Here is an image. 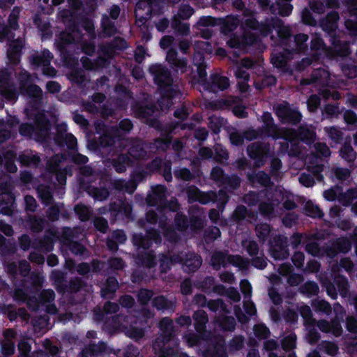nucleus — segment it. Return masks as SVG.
<instances>
[{"mask_svg": "<svg viewBox=\"0 0 357 357\" xmlns=\"http://www.w3.org/2000/svg\"><path fill=\"white\" fill-rule=\"evenodd\" d=\"M109 314H93L95 321H105L104 328L109 333L123 332L135 340L144 337L145 331L149 328V320L155 314H113L108 319Z\"/></svg>", "mask_w": 357, "mask_h": 357, "instance_id": "nucleus-1", "label": "nucleus"}, {"mask_svg": "<svg viewBox=\"0 0 357 357\" xmlns=\"http://www.w3.org/2000/svg\"><path fill=\"white\" fill-rule=\"evenodd\" d=\"M32 289L24 286L17 288L15 291L14 297L16 300L26 303L31 312H38L44 310V312H59L54 304L55 293L52 289H43L39 293L35 292L30 295Z\"/></svg>", "mask_w": 357, "mask_h": 357, "instance_id": "nucleus-2", "label": "nucleus"}, {"mask_svg": "<svg viewBox=\"0 0 357 357\" xmlns=\"http://www.w3.org/2000/svg\"><path fill=\"white\" fill-rule=\"evenodd\" d=\"M149 71L153 76V82L157 85L162 99L172 102V100L181 94L178 86L173 84L171 71L165 66L160 63L152 64Z\"/></svg>", "mask_w": 357, "mask_h": 357, "instance_id": "nucleus-3", "label": "nucleus"}, {"mask_svg": "<svg viewBox=\"0 0 357 357\" xmlns=\"http://www.w3.org/2000/svg\"><path fill=\"white\" fill-rule=\"evenodd\" d=\"M160 335L153 344V349L158 357H178V351L174 347H166L165 344L174 340L176 331L172 319L165 317L159 322Z\"/></svg>", "mask_w": 357, "mask_h": 357, "instance_id": "nucleus-4", "label": "nucleus"}, {"mask_svg": "<svg viewBox=\"0 0 357 357\" xmlns=\"http://www.w3.org/2000/svg\"><path fill=\"white\" fill-rule=\"evenodd\" d=\"M319 282L321 286L326 289L327 294L333 299L337 298V291L335 284L337 286L338 291L342 297L347 298L351 296L349 282L342 275H337L334 278V283L326 275H320Z\"/></svg>", "mask_w": 357, "mask_h": 357, "instance_id": "nucleus-5", "label": "nucleus"}, {"mask_svg": "<svg viewBox=\"0 0 357 357\" xmlns=\"http://www.w3.org/2000/svg\"><path fill=\"white\" fill-rule=\"evenodd\" d=\"M207 65L197 66V82L203 90L209 93H217L218 91H223V76L218 73H212L209 79H207Z\"/></svg>", "mask_w": 357, "mask_h": 357, "instance_id": "nucleus-6", "label": "nucleus"}, {"mask_svg": "<svg viewBox=\"0 0 357 357\" xmlns=\"http://www.w3.org/2000/svg\"><path fill=\"white\" fill-rule=\"evenodd\" d=\"M219 26L220 34L223 33V17L215 18L211 16H202L192 29L196 36H199L204 39H210L213 34V27Z\"/></svg>", "mask_w": 357, "mask_h": 357, "instance_id": "nucleus-7", "label": "nucleus"}, {"mask_svg": "<svg viewBox=\"0 0 357 357\" xmlns=\"http://www.w3.org/2000/svg\"><path fill=\"white\" fill-rule=\"evenodd\" d=\"M273 29L278 32V35L282 39L286 40L291 36V30L289 26H286L284 22L279 17H267L260 23L259 33L263 36H267Z\"/></svg>", "mask_w": 357, "mask_h": 357, "instance_id": "nucleus-8", "label": "nucleus"}, {"mask_svg": "<svg viewBox=\"0 0 357 357\" xmlns=\"http://www.w3.org/2000/svg\"><path fill=\"white\" fill-rule=\"evenodd\" d=\"M15 207V196L8 181H0V213L12 215Z\"/></svg>", "mask_w": 357, "mask_h": 357, "instance_id": "nucleus-9", "label": "nucleus"}, {"mask_svg": "<svg viewBox=\"0 0 357 357\" xmlns=\"http://www.w3.org/2000/svg\"><path fill=\"white\" fill-rule=\"evenodd\" d=\"M54 144L60 147H67L71 151L77 150V138L71 133H67V125L66 123L58 124L56 126V133L54 135Z\"/></svg>", "mask_w": 357, "mask_h": 357, "instance_id": "nucleus-10", "label": "nucleus"}, {"mask_svg": "<svg viewBox=\"0 0 357 357\" xmlns=\"http://www.w3.org/2000/svg\"><path fill=\"white\" fill-rule=\"evenodd\" d=\"M275 114L283 124L297 125L302 119V114L292 108L287 102L278 105L275 107Z\"/></svg>", "mask_w": 357, "mask_h": 357, "instance_id": "nucleus-11", "label": "nucleus"}, {"mask_svg": "<svg viewBox=\"0 0 357 357\" xmlns=\"http://www.w3.org/2000/svg\"><path fill=\"white\" fill-rule=\"evenodd\" d=\"M269 151V144L261 142L252 143L247 148L248 155L255 160V166L257 167L264 165Z\"/></svg>", "mask_w": 357, "mask_h": 357, "instance_id": "nucleus-12", "label": "nucleus"}, {"mask_svg": "<svg viewBox=\"0 0 357 357\" xmlns=\"http://www.w3.org/2000/svg\"><path fill=\"white\" fill-rule=\"evenodd\" d=\"M287 237L283 235L275 236L271 242L269 252L275 260H284L289 256Z\"/></svg>", "mask_w": 357, "mask_h": 357, "instance_id": "nucleus-13", "label": "nucleus"}, {"mask_svg": "<svg viewBox=\"0 0 357 357\" xmlns=\"http://www.w3.org/2000/svg\"><path fill=\"white\" fill-rule=\"evenodd\" d=\"M344 315H346V314H335V318L331 321L319 320L317 322V327L324 333L331 334L333 337H340L343 332L341 321Z\"/></svg>", "mask_w": 357, "mask_h": 357, "instance_id": "nucleus-14", "label": "nucleus"}, {"mask_svg": "<svg viewBox=\"0 0 357 357\" xmlns=\"http://www.w3.org/2000/svg\"><path fill=\"white\" fill-rule=\"evenodd\" d=\"M330 73L324 68L314 70L310 76L302 79L300 82L301 85H313L316 88L326 87L329 84Z\"/></svg>", "mask_w": 357, "mask_h": 357, "instance_id": "nucleus-15", "label": "nucleus"}, {"mask_svg": "<svg viewBox=\"0 0 357 357\" xmlns=\"http://www.w3.org/2000/svg\"><path fill=\"white\" fill-rule=\"evenodd\" d=\"M351 248V242L347 237H340L324 248L326 256L331 259L339 253H347Z\"/></svg>", "mask_w": 357, "mask_h": 357, "instance_id": "nucleus-16", "label": "nucleus"}, {"mask_svg": "<svg viewBox=\"0 0 357 357\" xmlns=\"http://www.w3.org/2000/svg\"><path fill=\"white\" fill-rule=\"evenodd\" d=\"M166 61L174 71L181 72V73H187L188 59L185 57H178V52L175 49L171 48L167 51Z\"/></svg>", "mask_w": 357, "mask_h": 357, "instance_id": "nucleus-17", "label": "nucleus"}, {"mask_svg": "<svg viewBox=\"0 0 357 357\" xmlns=\"http://www.w3.org/2000/svg\"><path fill=\"white\" fill-rule=\"evenodd\" d=\"M194 285L205 293L217 292L218 295L223 296V284L215 285L213 276H206L202 280H196Z\"/></svg>", "mask_w": 357, "mask_h": 357, "instance_id": "nucleus-18", "label": "nucleus"}, {"mask_svg": "<svg viewBox=\"0 0 357 357\" xmlns=\"http://www.w3.org/2000/svg\"><path fill=\"white\" fill-rule=\"evenodd\" d=\"M128 47L127 41L120 37L116 36L111 41L105 43L102 47L103 54L109 57L118 51H123Z\"/></svg>", "mask_w": 357, "mask_h": 357, "instance_id": "nucleus-19", "label": "nucleus"}, {"mask_svg": "<svg viewBox=\"0 0 357 357\" xmlns=\"http://www.w3.org/2000/svg\"><path fill=\"white\" fill-rule=\"evenodd\" d=\"M135 261L139 266L146 268H154L157 265V259L155 251L139 250L135 257Z\"/></svg>", "mask_w": 357, "mask_h": 357, "instance_id": "nucleus-20", "label": "nucleus"}, {"mask_svg": "<svg viewBox=\"0 0 357 357\" xmlns=\"http://www.w3.org/2000/svg\"><path fill=\"white\" fill-rule=\"evenodd\" d=\"M55 232L48 229L45 231L44 236L40 239H36L32 243V247L35 249L41 250L45 252H50L54 248V238Z\"/></svg>", "mask_w": 357, "mask_h": 357, "instance_id": "nucleus-21", "label": "nucleus"}, {"mask_svg": "<svg viewBox=\"0 0 357 357\" xmlns=\"http://www.w3.org/2000/svg\"><path fill=\"white\" fill-rule=\"evenodd\" d=\"M326 53L328 56L333 59L336 56H347L351 54V50L348 43L334 40L333 46L326 49Z\"/></svg>", "mask_w": 357, "mask_h": 357, "instance_id": "nucleus-22", "label": "nucleus"}, {"mask_svg": "<svg viewBox=\"0 0 357 357\" xmlns=\"http://www.w3.org/2000/svg\"><path fill=\"white\" fill-rule=\"evenodd\" d=\"M340 20L339 13L337 11H331L325 17L319 20V26L329 34L335 32Z\"/></svg>", "mask_w": 357, "mask_h": 357, "instance_id": "nucleus-23", "label": "nucleus"}, {"mask_svg": "<svg viewBox=\"0 0 357 357\" xmlns=\"http://www.w3.org/2000/svg\"><path fill=\"white\" fill-rule=\"evenodd\" d=\"M166 188L162 185H158L152 190V194L149 195L146 203L149 206H157L167 202L165 196Z\"/></svg>", "mask_w": 357, "mask_h": 357, "instance_id": "nucleus-24", "label": "nucleus"}, {"mask_svg": "<svg viewBox=\"0 0 357 357\" xmlns=\"http://www.w3.org/2000/svg\"><path fill=\"white\" fill-rule=\"evenodd\" d=\"M121 136L119 135L117 129H113L111 127L106 130L104 133L100 135L99 139V144L102 148L114 146L116 143L121 141Z\"/></svg>", "mask_w": 357, "mask_h": 357, "instance_id": "nucleus-25", "label": "nucleus"}, {"mask_svg": "<svg viewBox=\"0 0 357 357\" xmlns=\"http://www.w3.org/2000/svg\"><path fill=\"white\" fill-rule=\"evenodd\" d=\"M290 60V53L287 51L273 52L271 56V63L282 72H288L289 67L288 62Z\"/></svg>", "mask_w": 357, "mask_h": 357, "instance_id": "nucleus-26", "label": "nucleus"}, {"mask_svg": "<svg viewBox=\"0 0 357 357\" xmlns=\"http://www.w3.org/2000/svg\"><path fill=\"white\" fill-rule=\"evenodd\" d=\"M132 160H142L146 157L147 152L144 146V144L141 140H132L128 149L126 153Z\"/></svg>", "mask_w": 357, "mask_h": 357, "instance_id": "nucleus-27", "label": "nucleus"}, {"mask_svg": "<svg viewBox=\"0 0 357 357\" xmlns=\"http://www.w3.org/2000/svg\"><path fill=\"white\" fill-rule=\"evenodd\" d=\"M291 0H276L270 6V12L273 15H280L282 17L289 16L292 11L293 6L290 3Z\"/></svg>", "mask_w": 357, "mask_h": 357, "instance_id": "nucleus-28", "label": "nucleus"}, {"mask_svg": "<svg viewBox=\"0 0 357 357\" xmlns=\"http://www.w3.org/2000/svg\"><path fill=\"white\" fill-rule=\"evenodd\" d=\"M134 160L126 153H120L112 160V165L117 173H123L128 167L132 166Z\"/></svg>", "mask_w": 357, "mask_h": 357, "instance_id": "nucleus-29", "label": "nucleus"}, {"mask_svg": "<svg viewBox=\"0 0 357 357\" xmlns=\"http://www.w3.org/2000/svg\"><path fill=\"white\" fill-rule=\"evenodd\" d=\"M20 89L22 92L26 94L36 105H40L43 101V91L42 89L36 84H29L24 88L21 86Z\"/></svg>", "mask_w": 357, "mask_h": 357, "instance_id": "nucleus-30", "label": "nucleus"}, {"mask_svg": "<svg viewBox=\"0 0 357 357\" xmlns=\"http://www.w3.org/2000/svg\"><path fill=\"white\" fill-rule=\"evenodd\" d=\"M153 298V291L146 288H141L137 294V300L139 304L142 307L141 310L135 312H151L146 307L150 301L152 302Z\"/></svg>", "mask_w": 357, "mask_h": 357, "instance_id": "nucleus-31", "label": "nucleus"}, {"mask_svg": "<svg viewBox=\"0 0 357 357\" xmlns=\"http://www.w3.org/2000/svg\"><path fill=\"white\" fill-rule=\"evenodd\" d=\"M151 305L158 311H174L175 301L169 299L164 295H158L153 298Z\"/></svg>", "mask_w": 357, "mask_h": 357, "instance_id": "nucleus-32", "label": "nucleus"}, {"mask_svg": "<svg viewBox=\"0 0 357 357\" xmlns=\"http://www.w3.org/2000/svg\"><path fill=\"white\" fill-rule=\"evenodd\" d=\"M53 57L52 53L49 50L44 49L40 54L32 55L30 61L35 68H43L51 63Z\"/></svg>", "mask_w": 357, "mask_h": 357, "instance_id": "nucleus-33", "label": "nucleus"}, {"mask_svg": "<svg viewBox=\"0 0 357 357\" xmlns=\"http://www.w3.org/2000/svg\"><path fill=\"white\" fill-rule=\"evenodd\" d=\"M109 188L107 183L104 182V185L100 187L89 185L86 189L87 193L95 200L104 201L109 196Z\"/></svg>", "mask_w": 357, "mask_h": 357, "instance_id": "nucleus-34", "label": "nucleus"}, {"mask_svg": "<svg viewBox=\"0 0 357 357\" xmlns=\"http://www.w3.org/2000/svg\"><path fill=\"white\" fill-rule=\"evenodd\" d=\"M9 47L7 51V56L10 62L17 63L22 54L23 44L20 39H13L10 41Z\"/></svg>", "mask_w": 357, "mask_h": 357, "instance_id": "nucleus-35", "label": "nucleus"}, {"mask_svg": "<svg viewBox=\"0 0 357 357\" xmlns=\"http://www.w3.org/2000/svg\"><path fill=\"white\" fill-rule=\"evenodd\" d=\"M297 137L307 144H311L316 139V132L311 126L303 125L296 130Z\"/></svg>", "mask_w": 357, "mask_h": 357, "instance_id": "nucleus-36", "label": "nucleus"}, {"mask_svg": "<svg viewBox=\"0 0 357 357\" xmlns=\"http://www.w3.org/2000/svg\"><path fill=\"white\" fill-rule=\"evenodd\" d=\"M202 259L199 255L190 254L186 256L183 264V271L186 273H195L202 265Z\"/></svg>", "mask_w": 357, "mask_h": 357, "instance_id": "nucleus-37", "label": "nucleus"}, {"mask_svg": "<svg viewBox=\"0 0 357 357\" xmlns=\"http://www.w3.org/2000/svg\"><path fill=\"white\" fill-rule=\"evenodd\" d=\"M194 319L195 329L199 335L202 336L208 335L209 333L206 330V323L208 320V314H192Z\"/></svg>", "mask_w": 357, "mask_h": 357, "instance_id": "nucleus-38", "label": "nucleus"}, {"mask_svg": "<svg viewBox=\"0 0 357 357\" xmlns=\"http://www.w3.org/2000/svg\"><path fill=\"white\" fill-rule=\"evenodd\" d=\"M176 127H180L181 130L192 129L193 124L192 123H177L176 126H164L158 131L160 132V138L168 139L172 142V132Z\"/></svg>", "mask_w": 357, "mask_h": 357, "instance_id": "nucleus-39", "label": "nucleus"}, {"mask_svg": "<svg viewBox=\"0 0 357 357\" xmlns=\"http://www.w3.org/2000/svg\"><path fill=\"white\" fill-rule=\"evenodd\" d=\"M0 95L8 101H16L19 96L15 84L11 81L0 85Z\"/></svg>", "mask_w": 357, "mask_h": 357, "instance_id": "nucleus-40", "label": "nucleus"}, {"mask_svg": "<svg viewBox=\"0 0 357 357\" xmlns=\"http://www.w3.org/2000/svg\"><path fill=\"white\" fill-rule=\"evenodd\" d=\"M37 193L41 202L45 206L51 204L54 201L52 188L48 185H40L37 188Z\"/></svg>", "mask_w": 357, "mask_h": 357, "instance_id": "nucleus-41", "label": "nucleus"}, {"mask_svg": "<svg viewBox=\"0 0 357 357\" xmlns=\"http://www.w3.org/2000/svg\"><path fill=\"white\" fill-rule=\"evenodd\" d=\"M80 42L81 40L77 38L72 33L64 31L60 33L56 44L57 48H66L70 45L79 43Z\"/></svg>", "mask_w": 357, "mask_h": 357, "instance_id": "nucleus-42", "label": "nucleus"}, {"mask_svg": "<svg viewBox=\"0 0 357 357\" xmlns=\"http://www.w3.org/2000/svg\"><path fill=\"white\" fill-rule=\"evenodd\" d=\"M225 259L234 266L238 267L241 270H248L250 261L248 258H245L241 255H231L225 253Z\"/></svg>", "mask_w": 357, "mask_h": 357, "instance_id": "nucleus-43", "label": "nucleus"}, {"mask_svg": "<svg viewBox=\"0 0 357 357\" xmlns=\"http://www.w3.org/2000/svg\"><path fill=\"white\" fill-rule=\"evenodd\" d=\"M101 28L104 37H111L117 33L114 22L107 15H103L102 17Z\"/></svg>", "mask_w": 357, "mask_h": 357, "instance_id": "nucleus-44", "label": "nucleus"}, {"mask_svg": "<svg viewBox=\"0 0 357 357\" xmlns=\"http://www.w3.org/2000/svg\"><path fill=\"white\" fill-rule=\"evenodd\" d=\"M26 222L32 232L40 233L44 229L47 221L44 218L29 215Z\"/></svg>", "mask_w": 357, "mask_h": 357, "instance_id": "nucleus-45", "label": "nucleus"}, {"mask_svg": "<svg viewBox=\"0 0 357 357\" xmlns=\"http://www.w3.org/2000/svg\"><path fill=\"white\" fill-rule=\"evenodd\" d=\"M118 288L119 282L117 279L114 276H109L106 279L103 287L101 288V295L105 298L114 294Z\"/></svg>", "mask_w": 357, "mask_h": 357, "instance_id": "nucleus-46", "label": "nucleus"}, {"mask_svg": "<svg viewBox=\"0 0 357 357\" xmlns=\"http://www.w3.org/2000/svg\"><path fill=\"white\" fill-rule=\"evenodd\" d=\"M132 241L133 245L137 247L138 251L140 249H142V250H148L153 245L152 242L142 233L134 234Z\"/></svg>", "mask_w": 357, "mask_h": 357, "instance_id": "nucleus-47", "label": "nucleus"}, {"mask_svg": "<svg viewBox=\"0 0 357 357\" xmlns=\"http://www.w3.org/2000/svg\"><path fill=\"white\" fill-rule=\"evenodd\" d=\"M357 199V188H350L345 192H339L338 202L344 206L351 204L354 199Z\"/></svg>", "mask_w": 357, "mask_h": 357, "instance_id": "nucleus-48", "label": "nucleus"}, {"mask_svg": "<svg viewBox=\"0 0 357 357\" xmlns=\"http://www.w3.org/2000/svg\"><path fill=\"white\" fill-rule=\"evenodd\" d=\"M248 176L252 183L257 182L264 187H270L273 185L270 176L263 171H259L255 175L248 174Z\"/></svg>", "mask_w": 357, "mask_h": 357, "instance_id": "nucleus-49", "label": "nucleus"}, {"mask_svg": "<svg viewBox=\"0 0 357 357\" xmlns=\"http://www.w3.org/2000/svg\"><path fill=\"white\" fill-rule=\"evenodd\" d=\"M340 154L344 160L349 163L353 162L357 156V153L352 147L350 142H345L343 144L340 150Z\"/></svg>", "mask_w": 357, "mask_h": 357, "instance_id": "nucleus-50", "label": "nucleus"}, {"mask_svg": "<svg viewBox=\"0 0 357 357\" xmlns=\"http://www.w3.org/2000/svg\"><path fill=\"white\" fill-rule=\"evenodd\" d=\"M241 246L250 257L257 256L261 252L258 243L252 239H243L241 241Z\"/></svg>", "mask_w": 357, "mask_h": 357, "instance_id": "nucleus-51", "label": "nucleus"}, {"mask_svg": "<svg viewBox=\"0 0 357 357\" xmlns=\"http://www.w3.org/2000/svg\"><path fill=\"white\" fill-rule=\"evenodd\" d=\"M107 345L106 342L100 341L98 344H90L85 348V354L90 355V356H98L105 354Z\"/></svg>", "mask_w": 357, "mask_h": 357, "instance_id": "nucleus-52", "label": "nucleus"}, {"mask_svg": "<svg viewBox=\"0 0 357 357\" xmlns=\"http://www.w3.org/2000/svg\"><path fill=\"white\" fill-rule=\"evenodd\" d=\"M174 227L178 231H185L189 227V218L182 212H177L174 219Z\"/></svg>", "mask_w": 357, "mask_h": 357, "instance_id": "nucleus-53", "label": "nucleus"}, {"mask_svg": "<svg viewBox=\"0 0 357 357\" xmlns=\"http://www.w3.org/2000/svg\"><path fill=\"white\" fill-rule=\"evenodd\" d=\"M171 26L177 35L185 36L190 33L189 24L183 23L176 17L172 20Z\"/></svg>", "mask_w": 357, "mask_h": 357, "instance_id": "nucleus-54", "label": "nucleus"}, {"mask_svg": "<svg viewBox=\"0 0 357 357\" xmlns=\"http://www.w3.org/2000/svg\"><path fill=\"white\" fill-rule=\"evenodd\" d=\"M203 357H223V335H219V342L217 346L212 349H207L203 351Z\"/></svg>", "mask_w": 357, "mask_h": 357, "instance_id": "nucleus-55", "label": "nucleus"}, {"mask_svg": "<svg viewBox=\"0 0 357 357\" xmlns=\"http://www.w3.org/2000/svg\"><path fill=\"white\" fill-rule=\"evenodd\" d=\"M19 160L22 165L32 167H38L41 162L40 158L36 154H21Z\"/></svg>", "mask_w": 357, "mask_h": 357, "instance_id": "nucleus-56", "label": "nucleus"}, {"mask_svg": "<svg viewBox=\"0 0 357 357\" xmlns=\"http://www.w3.org/2000/svg\"><path fill=\"white\" fill-rule=\"evenodd\" d=\"M255 231L259 242L264 243L270 235L271 229L268 224L259 223L255 226Z\"/></svg>", "mask_w": 357, "mask_h": 357, "instance_id": "nucleus-57", "label": "nucleus"}, {"mask_svg": "<svg viewBox=\"0 0 357 357\" xmlns=\"http://www.w3.org/2000/svg\"><path fill=\"white\" fill-rule=\"evenodd\" d=\"M86 282L84 280L79 278L75 277L72 278L68 284H65L63 287V291H68L70 293H77L79 290H81L84 287H85Z\"/></svg>", "mask_w": 357, "mask_h": 357, "instance_id": "nucleus-58", "label": "nucleus"}, {"mask_svg": "<svg viewBox=\"0 0 357 357\" xmlns=\"http://www.w3.org/2000/svg\"><path fill=\"white\" fill-rule=\"evenodd\" d=\"M299 292L307 296L317 295L319 292L318 284L312 281H307L300 286Z\"/></svg>", "mask_w": 357, "mask_h": 357, "instance_id": "nucleus-59", "label": "nucleus"}, {"mask_svg": "<svg viewBox=\"0 0 357 357\" xmlns=\"http://www.w3.org/2000/svg\"><path fill=\"white\" fill-rule=\"evenodd\" d=\"M306 238L305 251L312 256H319L321 252V248L318 243L312 241L313 238H317L315 236L305 235Z\"/></svg>", "mask_w": 357, "mask_h": 357, "instance_id": "nucleus-60", "label": "nucleus"}, {"mask_svg": "<svg viewBox=\"0 0 357 357\" xmlns=\"http://www.w3.org/2000/svg\"><path fill=\"white\" fill-rule=\"evenodd\" d=\"M113 129H117L119 131V135L121 136V139H124V135L130 132L133 128V124L129 119H123L119 123L118 126L112 127Z\"/></svg>", "mask_w": 357, "mask_h": 357, "instance_id": "nucleus-61", "label": "nucleus"}, {"mask_svg": "<svg viewBox=\"0 0 357 357\" xmlns=\"http://www.w3.org/2000/svg\"><path fill=\"white\" fill-rule=\"evenodd\" d=\"M259 211L261 215L268 219H271L275 216L274 204L271 202H261L259 204Z\"/></svg>", "mask_w": 357, "mask_h": 357, "instance_id": "nucleus-62", "label": "nucleus"}, {"mask_svg": "<svg viewBox=\"0 0 357 357\" xmlns=\"http://www.w3.org/2000/svg\"><path fill=\"white\" fill-rule=\"evenodd\" d=\"M340 113L338 105L326 104L322 109V120L337 117Z\"/></svg>", "mask_w": 357, "mask_h": 357, "instance_id": "nucleus-63", "label": "nucleus"}, {"mask_svg": "<svg viewBox=\"0 0 357 357\" xmlns=\"http://www.w3.org/2000/svg\"><path fill=\"white\" fill-rule=\"evenodd\" d=\"M74 211L82 222L88 221L91 217V212L88 206L83 204H77L74 207Z\"/></svg>", "mask_w": 357, "mask_h": 357, "instance_id": "nucleus-64", "label": "nucleus"}]
</instances>
